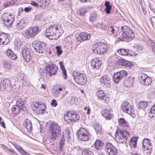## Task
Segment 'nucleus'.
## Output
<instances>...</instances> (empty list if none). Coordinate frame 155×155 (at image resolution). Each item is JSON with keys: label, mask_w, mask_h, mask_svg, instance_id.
I'll list each match as a JSON object with an SVG mask.
<instances>
[{"label": "nucleus", "mask_w": 155, "mask_h": 155, "mask_svg": "<svg viewBox=\"0 0 155 155\" xmlns=\"http://www.w3.org/2000/svg\"><path fill=\"white\" fill-rule=\"evenodd\" d=\"M65 133L66 134V136L67 138H70V131L68 129H66L65 130Z\"/></svg>", "instance_id": "55"}, {"label": "nucleus", "mask_w": 155, "mask_h": 155, "mask_svg": "<svg viewBox=\"0 0 155 155\" xmlns=\"http://www.w3.org/2000/svg\"><path fill=\"white\" fill-rule=\"evenodd\" d=\"M82 155H93V152L90 150H85L83 151Z\"/></svg>", "instance_id": "49"}, {"label": "nucleus", "mask_w": 155, "mask_h": 155, "mask_svg": "<svg viewBox=\"0 0 155 155\" xmlns=\"http://www.w3.org/2000/svg\"><path fill=\"white\" fill-rule=\"evenodd\" d=\"M11 86L10 81L8 79L4 78L1 81L0 84L1 89H3L6 88L8 86Z\"/></svg>", "instance_id": "23"}, {"label": "nucleus", "mask_w": 155, "mask_h": 155, "mask_svg": "<svg viewBox=\"0 0 155 155\" xmlns=\"http://www.w3.org/2000/svg\"><path fill=\"white\" fill-rule=\"evenodd\" d=\"M31 106L32 109L34 111H38V109L39 110L45 111L46 109L45 106L44 104H39L38 102L33 103Z\"/></svg>", "instance_id": "20"}, {"label": "nucleus", "mask_w": 155, "mask_h": 155, "mask_svg": "<svg viewBox=\"0 0 155 155\" xmlns=\"http://www.w3.org/2000/svg\"><path fill=\"white\" fill-rule=\"evenodd\" d=\"M51 104V105L54 106V107H56L57 105L58 104L56 102V100L55 99H53L52 100Z\"/></svg>", "instance_id": "57"}, {"label": "nucleus", "mask_w": 155, "mask_h": 155, "mask_svg": "<svg viewBox=\"0 0 155 155\" xmlns=\"http://www.w3.org/2000/svg\"><path fill=\"white\" fill-rule=\"evenodd\" d=\"M118 63L120 65L125 67H131L133 65L132 62L127 61L124 59H120L119 60Z\"/></svg>", "instance_id": "25"}, {"label": "nucleus", "mask_w": 155, "mask_h": 155, "mask_svg": "<svg viewBox=\"0 0 155 155\" xmlns=\"http://www.w3.org/2000/svg\"><path fill=\"white\" fill-rule=\"evenodd\" d=\"M2 18L4 25L6 27H10L14 21L15 16L12 14L5 13L2 15Z\"/></svg>", "instance_id": "5"}, {"label": "nucleus", "mask_w": 155, "mask_h": 155, "mask_svg": "<svg viewBox=\"0 0 155 155\" xmlns=\"http://www.w3.org/2000/svg\"><path fill=\"white\" fill-rule=\"evenodd\" d=\"M0 124H1V126L4 128H6L5 124L3 121H0Z\"/></svg>", "instance_id": "63"}, {"label": "nucleus", "mask_w": 155, "mask_h": 155, "mask_svg": "<svg viewBox=\"0 0 155 155\" xmlns=\"http://www.w3.org/2000/svg\"><path fill=\"white\" fill-rule=\"evenodd\" d=\"M57 50V55L59 56L62 53V51L61 50V48L60 46H57L56 47Z\"/></svg>", "instance_id": "47"}, {"label": "nucleus", "mask_w": 155, "mask_h": 155, "mask_svg": "<svg viewBox=\"0 0 155 155\" xmlns=\"http://www.w3.org/2000/svg\"><path fill=\"white\" fill-rule=\"evenodd\" d=\"M120 133L122 134V137L123 139H124L126 141L127 140L128 137L130 134L129 132L127 131L124 130L123 131H120Z\"/></svg>", "instance_id": "43"}, {"label": "nucleus", "mask_w": 155, "mask_h": 155, "mask_svg": "<svg viewBox=\"0 0 155 155\" xmlns=\"http://www.w3.org/2000/svg\"><path fill=\"white\" fill-rule=\"evenodd\" d=\"M21 108L18 106L14 105L12 107V110L13 114H18L21 112Z\"/></svg>", "instance_id": "36"}, {"label": "nucleus", "mask_w": 155, "mask_h": 155, "mask_svg": "<svg viewBox=\"0 0 155 155\" xmlns=\"http://www.w3.org/2000/svg\"><path fill=\"white\" fill-rule=\"evenodd\" d=\"M115 139L118 142L120 143H123L125 142L126 140L124 139H123L122 134L120 133H119L118 130H117L115 133Z\"/></svg>", "instance_id": "26"}, {"label": "nucleus", "mask_w": 155, "mask_h": 155, "mask_svg": "<svg viewBox=\"0 0 155 155\" xmlns=\"http://www.w3.org/2000/svg\"><path fill=\"white\" fill-rule=\"evenodd\" d=\"M61 127L59 125L55 122L50 123L49 130L52 140L58 139L61 134Z\"/></svg>", "instance_id": "3"}, {"label": "nucleus", "mask_w": 155, "mask_h": 155, "mask_svg": "<svg viewBox=\"0 0 155 155\" xmlns=\"http://www.w3.org/2000/svg\"><path fill=\"white\" fill-rule=\"evenodd\" d=\"M96 95L99 99L104 100L105 102L107 103V101L109 99V98L107 97V96L106 93L102 90H101L97 91Z\"/></svg>", "instance_id": "21"}, {"label": "nucleus", "mask_w": 155, "mask_h": 155, "mask_svg": "<svg viewBox=\"0 0 155 155\" xmlns=\"http://www.w3.org/2000/svg\"><path fill=\"white\" fill-rule=\"evenodd\" d=\"M128 55H130L132 56H135L137 54L133 50H129V49L128 50Z\"/></svg>", "instance_id": "52"}, {"label": "nucleus", "mask_w": 155, "mask_h": 155, "mask_svg": "<svg viewBox=\"0 0 155 155\" xmlns=\"http://www.w3.org/2000/svg\"><path fill=\"white\" fill-rule=\"evenodd\" d=\"M21 55L25 61L28 62L32 58V53L29 48L25 47L22 50Z\"/></svg>", "instance_id": "11"}, {"label": "nucleus", "mask_w": 155, "mask_h": 155, "mask_svg": "<svg viewBox=\"0 0 155 155\" xmlns=\"http://www.w3.org/2000/svg\"><path fill=\"white\" fill-rule=\"evenodd\" d=\"M127 72L124 70L115 73L113 76V80L116 83H118L119 81H123L127 77Z\"/></svg>", "instance_id": "10"}, {"label": "nucleus", "mask_w": 155, "mask_h": 155, "mask_svg": "<svg viewBox=\"0 0 155 155\" xmlns=\"http://www.w3.org/2000/svg\"><path fill=\"white\" fill-rule=\"evenodd\" d=\"M10 36L7 34L3 33L0 34V45H7L10 41Z\"/></svg>", "instance_id": "17"}, {"label": "nucleus", "mask_w": 155, "mask_h": 155, "mask_svg": "<svg viewBox=\"0 0 155 155\" xmlns=\"http://www.w3.org/2000/svg\"><path fill=\"white\" fill-rule=\"evenodd\" d=\"M24 101H23L21 98H18V99L16 101V106H18L21 108V109L23 111L26 110V109L24 107Z\"/></svg>", "instance_id": "32"}, {"label": "nucleus", "mask_w": 155, "mask_h": 155, "mask_svg": "<svg viewBox=\"0 0 155 155\" xmlns=\"http://www.w3.org/2000/svg\"><path fill=\"white\" fill-rule=\"evenodd\" d=\"M31 4L35 7H38L39 6L36 2L33 1H31Z\"/></svg>", "instance_id": "60"}, {"label": "nucleus", "mask_w": 155, "mask_h": 155, "mask_svg": "<svg viewBox=\"0 0 155 155\" xmlns=\"http://www.w3.org/2000/svg\"><path fill=\"white\" fill-rule=\"evenodd\" d=\"M58 70L57 67L54 64H49L46 66V70L45 71V73H48L50 76H51L55 75Z\"/></svg>", "instance_id": "13"}, {"label": "nucleus", "mask_w": 155, "mask_h": 155, "mask_svg": "<svg viewBox=\"0 0 155 155\" xmlns=\"http://www.w3.org/2000/svg\"><path fill=\"white\" fill-rule=\"evenodd\" d=\"M33 46L34 50L39 53H42L45 49V45L41 42L35 41L33 43Z\"/></svg>", "instance_id": "12"}, {"label": "nucleus", "mask_w": 155, "mask_h": 155, "mask_svg": "<svg viewBox=\"0 0 155 155\" xmlns=\"http://www.w3.org/2000/svg\"><path fill=\"white\" fill-rule=\"evenodd\" d=\"M95 148L97 150H100L102 148L103 146V142L101 140H97L94 143Z\"/></svg>", "instance_id": "33"}, {"label": "nucleus", "mask_w": 155, "mask_h": 155, "mask_svg": "<svg viewBox=\"0 0 155 155\" xmlns=\"http://www.w3.org/2000/svg\"><path fill=\"white\" fill-rule=\"evenodd\" d=\"M134 48H136L137 49V50L139 52H141V51L143 50V46L141 45H137L135 47H134Z\"/></svg>", "instance_id": "48"}, {"label": "nucleus", "mask_w": 155, "mask_h": 155, "mask_svg": "<svg viewBox=\"0 0 155 155\" xmlns=\"http://www.w3.org/2000/svg\"><path fill=\"white\" fill-rule=\"evenodd\" d=\"M134 81V78L131 77H129L124 80V85L126 87H130L133 85Z\"/></svg>", "instance_id": "24"}, {"label": "nucleus", "mask_w": 155, "mask_h": 155, "mask_svg": "<svg viewBox=\"0 0 155 155\" xmlns=\"http://www.w3.org/2000/svg\"><path fill=\"white\" fill-rule=\"evenodd\" d=\"M97 17L96 14L95 13H93L91 14L89 18V21L92 22L95 21Z\"/></svg>", "instance_id": "45"}, {"label": "nucleus", "mask_w": 155, "mask_h": 155, "mask_svg": "<svg viewBox=\"0 0 155 155\" xmlns=\"http://www.w3.org/2000/svg\"><path fill=\"white\" fill-rule=\"evenodd\" d=\"M62 72L63 74V78L64 79H66L67 78V76L66 70H64L63 71H62Z\"/></svg>", "instance_id": "61"}, {"label": "nucleus", "mask_w": 155, "mask_h": 155, "mask_svg": "<svg viewBox=\"0 0 155 155\" xmlns=\"http://www.w3.org/2000/svg\"><path fill=\"white\" fill-rule=\"evenodd\" d=\"M31 9L29 7H25L24 8V11L26 12H28L29 11H30Z\"/></svg>", "instance_id": "64"}, {"label": "nucleus", "mask_w": 155, "mask_h": 155, "mask_svg": "<svg viewBox=\"0 0 155 155\" xmlns=\"http://www.w3.org/2000/svg\"><path fill=\"white\" fill-rule=\"evenodd\" d=\"M70 114L71 115V117L73 119L74 123L75 121L77 120L79 118V116L78 115L76 112H70Z\"/></svg>", "instance_id": "41"}, {"label": "nucleus", "mask_w": 155, "mask_h": 155, "mask_svg": "<svg viewBox=\"0 0 155 155\" xmlns=\"http://www.w3.org/2000/svg\"><path fill=\"white\" fill-rule=\"evenodd\" d=\"M143 147L145 150H146L149 152H147L148 155L151 154V151L152 148V145L149 139H144L142 141Z\"/></svg>", "instance_id": "15"}, {"label": "nucleus", "mask_w": 155, "mask_h": 155, "mask_svg": "<svg viewBox=\"0 0 155 155\" xmlns=\"http://www.w3.org/2000/svg\"><path fill=\"white\" fill-rule=\"evenodd\" d=\"M7 152L10 153L9 154L11 155H17V154L15 151L12 148H7Z\"/></svg>", "instance_id": "46"}, {"label": "nucleus", "mask_w": 155, "mask_h": 155, "mask_svg": "<svg viewBox=\"0 0 155 155\" xmlns=\"http://www.w3.org/2000/svg\"><path fill=\"white\" fill-rule=\"evenodd\" d=\"M60 93L59 91L57 90L56 89L55 90V92L54 93V95L56 97H58L60 95Z\"/></svg>", "instance_id": "54"}, {"label": "nucleus", "mask_w": 155, "mask_h": 155, "mask_svg": "<svg viewBox=\"0 0 155 155\" xmlns=\"http://www.w3.org/2000/svg\"><path fill=\"white\" fill-rule=\"evenodd\" d=\"M133 107L131 106L128 102H124L121 104V108L123 111L129 114L132 117H134L135 111L133 109Z\"/></svg>", "instance_id": "7"}, {"label": "nucleus", "mask_w": 155, "mask_h": 155, "mask_svg": "<svg viewBox=\"0 0 155 155\" xmlns=\"http://www.w3.org/2000/svg\"><path fill=\"white\" fill-rule=\"evenodd\" d=\"M150 46L153 51H155V43L153 41H151L150 42Z\"/></svg>", "instance_id": "53"}, {"label": "nucleus", "mask_w": 155, "mask_h": 155, "mask_svg": "<svg viewBox=\"0 0 155 155\" xmlns=\"http://www.w3.org/2000/svg\"><path fill=\"white\" fill-rule=\"evenodd\" d=\"M100 83L103 86H108L110 83V79L107 76H104L100 79Z\"/></svg>", "instance_id": "22"}, {"label": "nucleus", "mask_w": 155, "mask_h": 155, "mask_svg": "<svg viewBox=\"0 0 155 155\" xmlns=\"http://www.w3.org/2000/svg\"><path fill=\"white\" fill-rule=\"evenodd\" d=\"M102 62L101 58H95L92 60L91 62V66L93 68L98 69L101 67Z\"/></svg>", "instance_id": "19"}, {"label": "nucleus", "mask_w": 155, "mask_h": 155, "mask_svg": "<svg viewBox=\"0 0 155 155\" xmlns=\"http://www.w3.org/2000/svg\"><path fill=\"white\" fill-rule=\"evenodd\" d=\"M77 135L80 140L83 141L88 140L91 137L90 133L84 128H80L77 132Z\"/></svg>", "instance_id": "8"}, {"label": "nucleus", "mask_w": 155, "mask_h": 155, "mask_svg": "<svg viewBox=\"0 0 155 155\" xmlns=\"http://www.w3.org/2000/svg\"><path fill=\"white\" fill-rule=\"evenodd\" d=\"M70 114V112L67 113L64 116V119L65 122L69 124H72L74 123L73 120L72 119Z\"/></svg>", "instance_id": "28"}, {"label": "nucleus", "mask_w": 155, "mask_h": 155, "mask_svg": "<svg viewBox=\"0 0 155 155\" xmlns=\"http://www.w3.org/2000/svg\"><path fill=\"white\" fill-rule=\"evenodd\" d=\"M7 55L12 60H15L17 58V56L11 50H8L6 51Z\"/></svg>", "instance_id": "34"}, {"label": "nucleus", "mask_w": 155, "mask_h": 155, "mask_svg": "<svg viewBox=\"0 0 155 155\" xmlns=\"http://www.w3.org/2000/svg\"><path fill=\"white\" fill-rule=\"evenodd\" d=\"M84 110H87V114H90L91 109L88 106L87 107H85L84 108Z\"/></svg>", "instance_id": "59"}, {"label": "nucleus", "mask_w": 155, "mask_h": 155, "mask_svg": "<svg viewBox=\"0 0 155 155\" xmlns=\"http://www.w3.org/2000/svg\"><path fill=\"white\" fill-rule=\"evenodd\" d=\"M108 47L105 43L99 42L94 44L92 48L94 53L98 54H104L107 53Z\"/></svg>", "instance_id": "4"}, {"label": "nucleus", "mask_w": 155, "mask_h": 155, "mask_svg": "<svg viewBox=\"0 0 155 155\" xmlns=\"http://www.w3.org/2000/svg\"><path fill=\"white\" fill-rule=\"evenodd\" d=\"M104 5L106 7L105 11L106 13H110L112 8V7L110 5V2L108 1H106L105 2Z\"/></svg>", "instance_id": "37"}, {"label": "nucleus", "mask_w": 155, "mask_h": 155, "mask_svg": "<svg viewBox=\"0 0 155 155\" xmlns=\"http://www.w3.org/2000/svg\"><path fill=\"white\" fill-rule=\"evenodd\" d=\"M39 30V28L37 26L30 28L24 31V36L28 38L33 37L38 34Z\"/></svg>", "instance_id": "9"}, {"label": "nucleus", "mask_w": 155, "mask_h": 155, "mask_svg": "<svg viewBox=\"0 0 155 155\" xmlns=\"http://www.w3.org/2000/svg\"><path fill=\"white\" fill-rule=\"evenodd\" d=\"M140 79L141 83L144 85H148L151 83L152 81V79L144 74H141Z\"/></svg>", "instance_id": "16"}, {"label": "nucleus", "mask_w": 155, "mask_h": 155, "mask_svg": "<svg viewBox=\"0 0 155 155\" xmlns=\"http://www.w3.org/2000/svg\"><path fill=\"white\" fill-rule=\"evenodd\" d=\"M150 20L152 25H155V17H152L151 18Z\"/></svg>", "instance_id": "56"}, {"label": "nucleus", "mask_w": 155, "mask_h": 155, "mask_svg": "<svg viewBox=\"0 0 155 155\" xmlns=\"http://www.w3.org/2000/svg\"><path fill=\"white\" fill-rule=\"evenodd\" d=\"M106 149L109 155H118L117 149L110 143H107Z\"/></svg>", "instance_id": "14"}, {"label": "nucleus", "mask_w": 155, "mask_h": 155, "mask_svg": "<svg viewBox=\"0 0 155 155\" xmlns=\"http://www.w3.org/2000/svg\"><path fill=\"white\" fill-rule=\"evenodd\" d=\"M93 127L97 134H100L101 133V127L99 124L95 123L94 124Z\"/></svg>", "instance_id": "42"}, {"label": "nucleus", "mask_w": 155, "mask_h": 155, "mask_svg": "<svg viewBox=\"0 0 155 155\" xmlns=\"http://www.w3.org/2000/svg\"><path fill=\"white\" fill-rule=\"evenodd\" d=\"M72 74L74 79L76 83L82 85L86 84L87 79L84 75L77 71H73Z\"/></svg>", "instance_id": "6"}, {"label": "nucleus", "mask_w": 155, "mask_h": 155, "mask_svg": "<svg viewBox=\"0 0 155 155\" xmlns=\"http://www.w3.org/2000/svg\"><path fill=\"white\" fill-rule=\"evenodd\" d=\"M91 36V35L87 32H82L79 34L77 39L78 41L81 42L90 39Z\"/></svg>", "instance_id": "18"}, {"label": "nucleus", "mask_w": 155, "mask_h": 155, "mask_svg": "<svg viewBox=\"0 0 155 155\" xmlns=\"http://www.w3.org/2000/svg\"><path fill=\"white\" fill-rule=\"evenodd\" d=\"M26 24L23 20L19 21L16 25V28L18 30H21L25 28Z\"/></svg>", "instance_id": "29"}, {"label": "nucleus", "mask_w": 155, "mask_h": 155, "mask_svg": "<svg viewBox=\"0 0 155 155\" xmlns=\"http://www.w3.org/2000/svg\"><path fill=\"white\" fill-rule=\"evenodd\" d=\"M64 32V30L60 25H51L46 30L45 35L51 40L59 38Z\"/></svg>", "instance_id": "1"}, {"label": "nucleus", "mask_w": 155, "mask_h": 155, "mask_svg": "<svg viewBox=\"0 0 155 155\" xmlns=\"http://www.w3.org/2000/svg\"><path fill=\"white\" fill-rule=\"evenodd\" d=\"M149 115L150 117L153 118L155 117V107L154 105L151 108L150 111L149 112Z\"/></svg>", "instance_id": "44"}, {"label": "nucleus", "mask_w": 155, "mask_h": 155, "mask_svg": "<svg viewBox=\"0 0 155 155\" xmlns=\"http://www.w3.org/2000/svg\"><path fill=\"white\" fill-rule=\"evenodd\" d=\"M24 125L25 126V127L28 131L31 132L32 131V124L31 121L27 119L26 120Z\"/></svg>", "instance_id": "30"}, {"label": "nucleus", "mask_w": 155, "mask_h": 155, "mask_svg": "<svg viewBox=\"0 0 155 155\" xmlns=\"http://www.w3.org/2000/svg\"><path fill=\"white\" fill-rule=\"evenodd\" d=\"M65 140L64 136H62L60 140L59 148L61 151H62L63 147L65 145Z\"/></svg>", "instance_id": "39"}, {"label": "nucleus", "mask_w": 155, "mask_h": 155, "mask_svg": "<svg viewBox=\"0 0 155 155\" xmlns=\"http://www.w3.org/2000/svg\"><path fill=\"white\" fill-rule=\"evenodd\" d=\"M101 115L106 119L110 120L112 117V115L110 111L106 109L103 110L101 112Z\"/></svg>", "instance_id": "27"}, {"label": "nucleus", "mask_w": 155, "mask_h": 155, "mask_svg": "<svg viewBox=\"0 0 155 155\" xmlns=\"http://www.w3.org/2000/svg\"><path fill=\"white\" fill-rule=\"evenodd\" d=\"M120 29L123 32L120 37L121 40L129 42L134 38V33L129 26L126 25L122 26Z\"/></svg>", "instance_id": "2"}, {"label": "nucleus", "mask_w": 155, "mask_h": 155, "mask_svg": "<svg viewBox=\"0 0 155 155\" xmlns=\"http://www.w3.org/2000/svg\"><path fill=\"white\" fill-rule=\"evenodd\" d=\"M60 65V68H61V69L62 70V71H63L64 70H65V69L64 67V65H63V62H60L59 63Z\"/></svg>", "instance_id": "58"}, {"label": "nucleus", "mask_w": 155, "mask_h": 155, "mask_svg": "<svg viewBox=\"0 0 155 155\" xmlns=\"http://www.w3.org/2000/svg\"><path fill=\"white\" fill-rule=\"evenodd\" d=\"M118 123L120 125L124 127L125 129L126 130H128L130 127L127 124V123L125 120L123 118H120L118 120Z\"/></svg>", "instance_id": "31"}, {"label": "nucleus", "mask_w": 155, "mask_h": 155, "mask_svg": "<svg viewBox=\"0 0 155 155\" xmlns=\"http://www.w3.org/2000/svg\"><path fill=\"white\" fill-rule=\"evenodd\" d=\"M128 49H125L120 48L117 51V52L120 54L122 56H126L128 55Z\"/></svg>", "instance_id": "40"}, {"label": "nucleus", "mask_w": 155, "mask_h": 155, "mask_svg": "<svg viewBox=\"0 0 155 155\" xmlns=\"http://www.w3.org/2000/svg\"><path fill=\"white\" fill-rule=\"evenodd\" d=\"M20 153L23 155H29V153L25 152L23 149L21 151Z\"/></svg>", "instance_id": "62"}, {"label": "nucleus", "mask_w": 155, "mask_h": 155, "mask_svg": "<svg viewBox=\"0 0 155 155\" xmlns=\"http://www.w3.org/2000/svg\"><path fill=\"white\" fill-rule=\"evenodd\" d=\"M137 140V139L135 137H133L131 138L129 142V145L131 147H136Z\"/></svg>", "instance_id": "38"}, {"label": "nucleus", "mask_w": 155, "mask_h": 155, "mask_svg": "<svg viewBox=\"0 0 155 155\" xmlns=\"http://www.w3.org/2000/svg\"><path fill=\"white\" fill-rule=\"evenodd\" d=\"M13 145L15 148L20 152H21V151L23 149L22 147L17 143H14Z\"/></svg>", "instance_id": "50"}, {"label": "nucleus", "mask_w": 155, "mask_h": 155, "mask_svg": "<svg viewBox=\"0 0 155 155\" xmlns=\"http://www.w3.org/2000/svg\"><path fill=\"white\" fill-rule=\"evenodd\" d=\"M4 66L7 69H9L11 68V65L10 63L8 61H5L4 63Z\"/></svg>", "instance_id": "51"}, {"label": "nucleus", "mask_w": 155, "mask_h": 155, "mask_svg": "<svg viewBox=\"0 0 155 155\" xmlns=\"http://www.w3.org/2000/svg\"><path fill=\"white\" fill-rule=\"evenodd\" d=\"M148 105V102L147 101H140L138 104V108L143 110L145 109Z\"/></svg>", "instance_id": "35"}]
</instances>
